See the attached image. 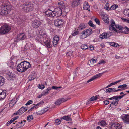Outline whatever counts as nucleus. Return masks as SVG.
I'll list each match as a JSON object with an SVG mask.
<instances>
[{"mask_svg": "<svg viewBox=\"0 0 129 129\" xmlns=\"http://www.w3.org/2000/svg\"><path fill=\"white\" fill-rule=\"evenodd\" d=\"M106 33L107 35V37L108 38H109L110 36H111L112 35V33L110 32H107V33Z\"/></svg>", "mask_w": 129, "mask_h": 129, "instance_id": "nucleus-54", "label": "nucleus"}, {"mask_svg": "<svg viewBox=\"0 0 129 129\" xmlns=\"http://www.w3.org/2000/svg\"><path fill=\"white\" fill-rule=\"evenodd\" d=\"M61 119H64L67 121H71V119L68 116H63L61 118Z\"/></svg>", "mask_w": 129, "mask_h": 129, "instance_id": "nucleus-22", "label": "nucleus"}, {"mask_svg": "<svg viewBox=\"0 0 129 129\" xmlns=\"http://www.w3.org/2000/svg\"><path fill=\"white\" fill-rule=\"evenodd\" d=\"M73 78H74L75 77H76L77 76L76 74V71H75L73 73Z\"/></svg>", "mask_w": 129, "mask_h": 129, "instance_id": "nucleus-62", "label": "nucleus"}, {"mask_svg": "<svg viewBox=\"0 0 129 129\" xmlns=\"http://www.w3.org/2000/svg\"><path fill=\"white\" fill-rule=\"evenodd\" d=\"M52 89V88L48 87L47 89L44 90L42 92V95H48L49 92L50 90Z\"/></svg>", "mask_w": 129, "mask_h": 129, "instance_id": "nucleus-15", "label": "nucleus"}, {"mask_svg": "<svg viewBox=\"0 0 129 129\" xmlns=\"http://www.w3.org/2000/svg\"><path fill=\"white\" fill-rule=\"evenodd\" d=\"M26 38V36L24 33H21L17 35L16 42H18L19 41L24 40Z\"/></svg>", "mask_w": 129, "mask_h": 129, "instance_id": "nucleus-5", "label": "nucleus"}, {"mask_svg": "<svg viewBox=\"0 0 129 129\" xmlns=\"http://www.w3.org/2000/svg\"><path fill=\"white\" fill-rule=\"evenodd\" d=\"M13 122V121L12 119L8 121L7 123L6 124V125L7 126H8V125H10L11 123Z\"/></svg>", "mask_w": 129, "mask_h": 129, "instance_id": "nucleus-52", "label": "nucleus"}, {"mask_svg": "<svg viewBox=\"0 0 129 129\" xmlns=\"http://www.w3.org/2000/svg\"><path fill=\"white\" fill-rule=\"evenodd\" d=\"M98 125H100L104 127L106 125L107 123L105 121L102 120L98 122Z\"/></svg>", "mask_w": 129, "mask_h": 129, "instance_id": "nucleus-17", "label": "nucleus"}, {"mask_svg": "<svg viewBox=\"0 0 129 129\" xmlns=\"http://www.w3.org/2000/svg\"><path fill=\"white\" fill-rule=\"evenodd\" d=\"M63 23V21L61 19L56 20L54 22L55 26L58 27L62 26Z\"/></svg>", "mask_w": 129, "mask_h": 129, "instance_id": "nucleus-9", "label": "nucleus"}, {"mask_svg": "<svg viewBox=\"0 0 129 129\" xmlns=\"http://www.w3.org/2000/svg\"><path fill=\"white\" fill-rule=\"evenodd\" d=\"M88 49H89L91 50H94V48L93 47L92 45L88 46Z\"/></svg>", "mask_w": 129, "mask_h": 129, "instance_id": "nucleus-57", "label": "nucleus"}, {"mask_svg": "<svg viewBox=\"0 0 129 129\" xmlns=\"http://www.w3.org/2000/svg\"><path fill=\"white\" fill-rule=\"evenodd\" d=\"M44 103V102L43 101H41L40 102L38 103L37 104V105H38V106H40L41 105H42Z\"/></svg>", "mask_w": 129, "mask_h": 129, "instance_id": "nucleus-56", "label": "nucleus"}, {"mask_svg": "<svg viewBox=\"0 0 129 129\" xmlns=\"http://www.w3.org/2000/svg\"><path fill=\"white\" fill-rule=\"evenodd\" d=\"M61 88V87H57L56 86H53L52 87V88H51L52 89H58L59 88Z\"/></svg>", "mask_w": 129, "mask_h": 129, "instance_id": "nucleus-48", "label": "nucleus"}, {"mask_svg": "<svg viewBox=\"0 0 129 129\" xmlns=\"http://www.w3.org/2000/svg\"><path fill=\"white\" fill-rule=\"evenodd\" d=\"M38 88L41 89H43L45 87V86L44 85L41 84L40 85L39 84L38 86Z\"/></svg>", "mask_w": 129, "mask_h": 129, "instance_id": "nucleus-47", "label": "nucleus"}, {"mask_svg": "<svg viewBox=\"0 0 129 129\" xmlns=\"http://www.w3.org/2000/svg\"><path fill=\"white\" fill-rule=\"evenodd\" d=\"M33 103V101L31 100H29L28 101L27 103L26 104V105H27L31 104Z\"/></svg>", "mask_w": 129, "mask_h": 129, "instance_id": "nucleus-55", "label": "nucleus"}, {"mask_svg": "<svg viewBox=\"0 0 129 129\" xmlns=\"http://www.w3.org/2000/svg\"><path fill=\"white\" fill-rule=\"evenodd\" d=\"M122 119L124 122L129 124V115L126 114L122 116Z\"/></svg>", "mask_w": 129, "mask_h": 129, "instance_id": "nucleus-10", "label": "nucleus"}, {"mask_svg": "<svg viewBox=\"0 0 129 129\" xmlns=\"http://www.w3.org/2000/svg\"><path fill=\"white\" fill-rule=\"evenodd\" d=\"M103 74V73H100L94 75L91 77V78L90 79L87 81V83H89L90 82L93 81L97 78L99 77L102 76V75Z\"/></svg>", "mask_w": 129, "mask_h": 129, "instance_id": "nucleus-7", "label": "nucleus"}, {"mask_svg": "<svg viewBox=\"0 0 129 129\" xmlns=\"http://www.w3.org/2000/svg\"><path fill=\"white\" fill-rule=\"evenodd\" d=\"M97 97L96 96H93L89 100V101H92L94 100H96L97 99Z\"/></svg>", "mask_w": 129, "mask_h": 129, "instance_id": "nucleus-41", "label": "nucleus"}, {"mask_svg": "<svg viewBox=\"0 0 129 129\" xmlns=\"http://www.w3.org/2000/svg\"><path fill=\"white\" fill-rule=\"evenodd\" d=\"M4 83V78L1 76H0V86H2Z\"/></svg>", "mask_w": 129, "mask_h": 129, "instance_id": "nucleus-26", "label": "nucleus"}, {"mask_svg": "<svg viewBox=\"0 0 129 129\" xmlns=\"http://www.w3.org/2000/svg\"><path fill=\"white\" fill-rule=\"evenodd\" d=\"M58 4L59 5V8L58 7L57 8H63L66 7L65 6L64 3L63 2H58Z\"/></svg>", "mask_w": 129, "mask_h": 129, "instance_id": "nucleus-25", "label": "nucleus"}, {"mask_svg": "<svg viewBox=\"0 0 129 129\" xmlns=\"http://www.w3.org/2000/svg\"><path fill=\"white\" fill-rule=\"evenodd\" d=\"M20 113V115H21L25 112L24 108L23 107H22L20 109L18 110Z\"/></svg>", "mask_w": 129, "mask_h": 129, "instance_id": "nucleus-32", "label": "nucleus"}, {"mask_svg": "<svg viewBox=\"0 0 129 129\" xmlns=\"http://www.w3.org/2000/svg\"><path fill=\"white\" fill-rule=\"evenodd\" d=\"M88 24L89 26L95 28V25L93 24L92 22V21L90 20L88 22Z\"/></svg>", "mask_w": 129, "mask_h": 129, "instance_id": "nucleus-36", "label": "nucleus"}, {"mask_svg": "<svg viewBox=\"0 0 129 129\" xmlns=\"http://www.w3.org/2000/svg\"><path fill=\"white\" fill-rule=\"evenodd\" d=\"M53 11L48 9L45 12V13L47 16L50 17H52L54 16V14H53Z\"/></svg>", "mask_w": 129, "mask_h": 129, "instance_id": "nucleus-13", "label": "nucleus"}, {"mask_svg": "<svg viewBox=\"0 0 129 129\" xmlns=\"http://www.w3.org/2000/svg\"><path fill=\"white\" fill-rule=\"evenodd\" d=\"M10 30V26L7 24L4 25L0 28V34H3L7 33Z\"/></svg>", "mask_w": 129, "mask_h": 129, "instance_id": "nucleus-4", "label": "nucleus"}, {"mask_svg": "<svg viewBox=\"0 0 129 129\" xmlns=\"http://www.w3.org/2000/svg\"><path fill=\"white\" fill-rule=\"evenodd\" d=\"M44 42L46 46L48 48H50L52 47V45L51 44V42L50 40H47Z\"/></svg>", "mask_w": 129, "mask_h": 129, "instance_id": "nucleus-16", "label": "nucleus"}, {"mask_svg": "<svg viewBox=\"0 0 129 129\" xmlns=\"http://www.w3.org/2000/svg\"><path fill=\"white\" fill-rule=\"evenodd\" d=\"M31 67V65L29 62L26 61H24L19 64L16 67V69L18 72H23Z\"/></svg>", "mask_w": 129, "mask_h": 129, "instance_id": "nucleus-1", "label": "nucleus"}, {"mask_svg": "<svg viewBox=\"0 0 129 129\" xmlns=\"http://www.w3.org/2000/svg\"><path fill=\"white\" fill-rule=\"evenodd\" d=\"M35 77L34 76L31 75L29 76L28 77L29 80L30 81H31L34 80Z\"/></svg>", "mask_w": 129, "mask_h": 129, "instance_id": "nucleus-38", "label": "nucleus"}, {"mask_svg": "<svg viewBox=\"0 0 129 129\" xmlns=\"http://www.w3.org/2000/svg\"><path fill=\"white\" fill-rule=\"evenodd\" d=\"M53 40L58 42L59 40V38L57 36H55L53 38Z\"/></svg>", "mask_w": 129, "mask_h": 129, "instance_id": "nucleus-40", "label": "nucleus"}, {"mask_svg": "<svg viewBox=\"0 0 129 129\" xmlns=\"http://www.w3.org/2000/svg\"><path fill=\"white\" fill-rule=\"evenodd\" d=\"M123 80V79H121L120 80H118V81H116L114 82H112V83H110L111 84V85L112 86L113 85H115V84L117 83H118L122 81Z\"/></svg>", "mask_w": 129, "mask_h": 129, "instance_id": "nucleus-37", "label": "nucleus"}, {"mask_svg": "<svg viewBox=\"0 0 129 129\" xmlns=\"http://www.w3.org/2000/svg\"><path fill=\"white\" fill-rule=\"evenodd\" d=\"M86 27V26L85 24L83 23H82L79 25L77 30H81L84 29Z\"/></svg>", "mask_w": 129, "mask_h": 129, "instance_id": "nucleus-18", "label": "nucleus"}, {"mask_svg": "<svg viewBox=\"0 0 129 129\" xmlns=\"http://www.w3.org/2000/svg\"><path fill=\"white\" fill-rule=\"evenodd\" d=\"M40 25V22L38 20H35L32 24V27L34 28H38Z\"/></svg>", "mask_w": 129, "mask_h": 129, "instance_id": "nucleus-8", "label": "nucleus"}, {"mask_svg": "<svg viewBox=\"0 0 129 129\" xmlns=\"http://www.w3.org/2000/svg\"><path fill=\"white\" fill-rule=\"evenodd\" d=\"M124 28L126 30V32L125 33V34H128L129 33V28L126 26Z\"/></svg>", "mask_w": 129, "mask_h": 129, "instance_id": "nucleus-61", "label": "nucleus"}, {"mask_svg": "<svg viewBox=\"0 0 129 129\" xmlns=\"http://www.w3.org/2000/svg\"><path fill=\"white\" fill-rule=\"evenodd\" d=\"M38 106H39L38 105H37V104H36L33 107H32L30 110H31V111H32V110L34 109V108H35V109L36 108H38Z\"/></svg>", "mask_w": 129, "mask_h": 129, "instance_id": "nucleus-58", "label": "nucleus"}, {"mask_svg": "<svg viewBox=\"0 0 129 129\" xmlns=\"http://www.w3.org/2000/svg\"><path fill=\"white\" fill-rule=\"evenodd\" d=\"M112 89L111 88H109L106 90V92L107 93L111 92Z\"/></svg>", "mask_w": 129, "mask_h": 129, "instance_id": "nucleus-46", "label": "nucleus"}, {"mask_svg": "<svg viewBox=\"0 0 129 129\" xmlns=\"http://www.w3.org/2000/svg\"><path fill=\"white\" fill-rule=\"evenodd\" d=\"M118 6L117 4H114L111 6L110 8H117Z\"/></svg>", "mask_w": 129, "mask_h": 129, "instance_id": "nucleus-53", "label": "nucleus"}, {"mask_svg": "<svg viewBox=\"0 0 129 129\" xmlns=\"http://www.w3.org/2000/svg\"><path fill=\"white\" fill-rule=\"evenodd\" d=\"M81 47L82 50H84L86 49H88V47L85 44H83L81 45Z\"/></svg>", "mask_w": 129, "mask_h": 129, "instance_id": "nucleus-28", "label": "nucleus"}, {"mask_svg": "<svg viewBox=\"0 0 129 129\" xmlns=\"http://www.w3.org/2000/svg\"><path fill=\"white\" fill-rule=\"evenodd\" d=\"M0 7L2 8H10L11 7V6L7 5L6 4H2Z\"/></svg>", "mask_w": 129, "mask_h": 129, "instance_id": "nucleus-31", "label": "nucleus"}, {"mask_svg": "<svg viewBox=\"0 0 129 129\" xmlns=\"http://www.w3.org/2000/svg\"><path fill=\"white\" fill-rule=\"evenodd\" d=\"M83 8H90V7L88 2H85L83 5Z\"/></svg>", "mask_w": 129, "mask_h": 129, "instance_id": "nucleus-27", "label": "nucleus"}, {"mask_svg": "<svg viewBox=\"0 0 129 129\" xmlns=\"http://www.w3.org/2000/svg\"><path fill=\"white\" fill-rule=\"evenodd\" d=\"M90 62L91 63L93 64L96 63V61L94 59L92 58L90 60Z\"/></svg>", "mask_w": 129, "mask_h": 129, "instance_id": "nucleus-51", "label": "nucleus"}, {"mask_svg": "<svg viewBox=\"0 0 129 129\" xmlns=\"http://www.w3.org/2000/svg\"><path fill=\"white\" fill-rule=\"evenodd\" d=\"M109 44L111 46L115 47H118L119 46L117 43L114 42H110Z\"/></svg>", "mask_w": 129, "mask_h": 129, "instance_id": "nucleus-30", "label": "nucleus"}, {"mask_svg": "<svg viewBox=\"0 0 129 129\" xmlns=\"http://www.w3.org/2000/svg\"><path fill=\"white\" fill-rule=\"evenodd\" d=\"M68 100L66 98H62L58 99L55 103L56 105H59L62 103L65 102Z\"/></svg>", "mask_w": 129, "mask_h": 129, "instance_id": "nucleus-12", "label": "nucleus"}, {"mask_svg": "<svg viewBox=\"0 0 129 129\" xmlns=\"http://www.w3.org/2000/svg\"><path fill=\"white\" fill-rule=\"evenodd\" d=\"M116 100L118 101L120 99H121L123 97H124V95H121V96H116Z\"/></svg>", "mask_w": 129, "mask_h": 129, "instance_id": "nucleus-44", "label": "nucleus"}, {"mask_svg": "<svg viewBox=\"0 0 129 129\" xmlns=\"http://www.w3.org/2000/svg\"><path fill=\"white\" fill-rule=\"evenodd\" d=\"M31 3L28 2H25L24 5V8H29L30 7Z\"/></svg>", "mask_w": 129, "mask_h": 129, "instance_id": "nucleus-29", "label": "nucleus"}, {"mask_svg": "<svg viewBox=\"0 0 129 129\" xmlns=\"http://www.w3.org/2000/svg\"><path fill=\"white\" fill-rule=\"evenodd\" d=\"M17 21L20 24H21L22 23H23L24 21L23 20H21L20 19H19L17 20Z\"/></svg>", "mask_w": 129, "mask_h": 129, "instance_id": "nucleus-43", "label": "nucleus"}, {"mask_svg": "<svg viewBox=\"0 0 129 129\" xmlns=\"http://www.w3.org/2000/svg\"><path fill=\"white\" fill-rule=\"evenodd\" d=\"M7 9H5L6 10H4L3 9H1L0 10V13L1 14H4L6 13L7 11L6 10Z\"/></svg>", "mask_w": 129, "mask_h": 129, "instance_id": "nucleus-35", "label": "nucleus"}, {"mask_svg": "<svg viewBox=\"0 0 129 129\" xmlns=\"http://www.w3.org/2000/svg\"><path fill=\"white\" fill-rule=\"evenodd\" d=\"M127 86V85L126 84H124L122 85H120L119 86L118 88H124L126 87Z\"/></svg>", "mask_w": 129, "mask_h": 129, "instance_id": "nucleus-45", "label": "nucleus"}, {"mask_svg": "<svg viewBox=\"0 0 129 129\" xmlns=\"http://www.w3.org/2000/svg\"><path fill=\"white\" fill-rule=\"evenodd\" d=\"M117 122L114 123L112 124L111 126V129H117L116 126H117Z\"/></svg>", "mask_w": 129, "mask_h": 129, "instance_id": "nucleus-33", "label": "nucleus"}, {"mask_svg": "<svg viewBox=\"0 0 129 129\" xmlns=\"http://www.w3.org/2000/svg\"><path fill=\"white\" fill-rule=\"evenodd\" d=\"M118 102V101H117L116 100H115L114 101H113L110 104V107H113V105H114L115 106H116L117 105Z\"/></svg>", "mask_w": 129, "mask_h": 129, "instance_id": "nucleus-23", "label": "nucleus"}, {"mask_svg": "<svg viewBox=\"0 0 129 129\" xmlns=\"http://www.w3.org/2000/svg\"><path fill=\"white\" fill-rule=\"evenodd\" d=\"M111 24L109 26V30L111 31L117 32L118 30L115 28V27L121 30H123L124 29V28L121 25H116L115 21L113 19L111 20Z\"/></svg>", "mask_w": 129, "mask_h": 129, "instance_id": "nucleus-2", "label": "nucleus"}, {"mask_svg": "<svg viewBox=\"0 0 129 129\" xmlns=\"http://www.w3.org/2000/svg\"><path fill=\"white\" fill-rule=\"evenodd\" d=\"M109 4L108 3L106 4L104 8H110L109 7Z\"/></svg>", "mask_w": 129, "mask_h": 129, "instance_id": "nucleus-64", "label": "nucleus"}, {"mask_svg": "<svg viewBox=\"0 0 129 129\" xmlns=\"http://www.w3.org/2000/svg\"><path fill=\"white\" fill-rule=\"evenodd\" d=\"M6 92L5 90L0 93V99H3L6 97Z\"/></svg>", "mask_w": 129, "mask_h": 129, "instance_id": "nucleus-19", "label": "nucleus"}, {"mask_svg": "<svg viewBox=\"0 0 129 129\" xmlns=\"http://www.w3.org/2000/svg\"><path fill=\"white\" fill-rule=\"evenodd\" d=\"M16 101L14 99H12L9 103V106L12 107L16 103Z\"/></svg>", "mask_w": 129, "mask_h": 129, "instance_id": "nucleus-20", "label": "nucleus"}, {"mask_svg": "<svg viewBox=\"0 0 129 129\" xmlns=\"http://www.w3.org/2000/svg\"><path fill=\"white\" fill-rule=\"evenodd\" d=\"M62 11L61 9H54L53 11L54 16H60L62 13Z\"/></svg>", "mask_w": 129, "mask_h": 129, "instance_id": "nucleus-6", "label": "nucleus"}, {"mask_svg": "<svg viewBox=\"0 0 129 129\" xmlns=\"http://www.w3.org/2000/svg\"><path fill=\"white\" fill-rule=\"evenodd\" d=\"M81 0H73L72 3V6L73 7H76L79 5Z\"/></svg>", "mask_w": 129, "mask_h": 129, "instance_id": "nucleus-11", "label": "nucleus"}, {"mask_svg": "<svg viewBox=\"0 0 129 129\" xmlns=\"http://www.w3.org/2000/svg\"><path fill=\"white\" fill-rule=\"evenodd\" d=\"M61 122V121L59 119H57L55 120V124L57 125L59 124Z\"/></svg>", "mask_w": 129, "mask_h": 129, "instance_id": "nucleus-42", "label": "nucleus"}, {"mask_svg": "<svg viewBox=\"0 0 129 129\" xmlns=\"http://www.w3.org/2000/svg\"><path fill=\"white\" fill-rule=\"evenodd\" d=\"M15 75L13 74L11 72H9L7 75V79L9 80H11L15 78Z\"/></svg>", "mask_w": 129, "mask_h": 129, "instance_id": "nucleus-14", "label": "nucleus"}, {"mask_svg": "<svg viewBox=\"0 0 129 129\" xmlns=\"http://www.w3.org/2000/svg\"><path fill=\"white\" fill-rule=\"evenodd\" d=\"M44 111L42 110V111H38L37 112V114L38 115H42L43 113H44V112H44H44H43V111Z\"/></svg>", "mask_w": 129, "mask_h": 129, "instance_id": "nucleus-50", "label": "nucleus"}, {"mask_svg": "<svg viewBox=\"0 0 129 129\" xmlns=\"http://www.w3.org/2000/svg\"><path fill=\"white\" fill-rule=\"evenodd\" d=\"M117 126H116L117 129H121L122 128V126L121 125L117 123Z\"/></svg>", "mask_w": 129, "mask_h": 129, "instance_id": "nucleus-39", "label": "nucleus"}, {"mask_svg": "<svg viewBox=\"0 0 129 129\" xmlns=\"http://www.w3.org/2000/svg\"><path fill=\"white\" fill-rule=\"evenodd\" d=\"M100 38L103 39L107 38V35L106 33H104L100 35Z\"/></svg>", "mask_w": 129, "mask_h": 129, "instance_id": "nucleus-24", "label": "nucleus"}, {"mask_svg": "<svg viewBox=\"0 0 129 129\" xmlns=\"http://www.w3.org/2000/svg\"><path fill=\"white\" fill-rule=\"evenodd\" d=\"M92 32V30L91 29L85 30L81 33L80 38L81 39H83L90 35Z\"/></svg>", "mask_w": 129, "mask_h": 129, "instance_id": "nucleus-3", "label": "nucleus"}, {"mask_svg": "<svg viewBox=\"0 0 129 129\" xmlns=\"http://www.w3.org/2000/svg\"><path fill=\"white\" fill-rule=\"evenodd\" d=\"M21 124V123H20V122H19L18 123V124L16 125L18 127V128H19L22 127Z\"/></svg>", "mask_w": 129, "mask_h": 129, "instance_id": "nucleus-63", "label": "nucleus"}, {"mask_svg": "<svg viewBox=\"0 0 129 129\" xmlns=\"http://www.w3.org/2000/svg\"><path fill=\"white\" fill-rule=\"evenodd\" d=\"M100 14L101 16H103V17L104 16H105L104 13L101 10L100 11Z\"/></svg>", "mask_w": 129, "mask_h": 129, "instance_id": "nucleus-60", "label": "nucleus"}, {"mask_svg": "<svg viewBox=\"0 0 129 129\" xmlns=\"http://www.w3.org/2000/svg\"><path fill=\"white\" fill-rule=\"evenodd\" d=\"M33 118V117L32 115H29L27 117V120L29 122H30Z\"/></svg>", "mask_w": 129, "mask_h": 129, "instance_id": "nucleus-34", "label": "nucleus"}, {"mask_svg": "<svg viewBox=\"0 0 129 129\" xmlns=\"http://www.w3.org/2000/svg\"><path fill=\"white\" fill-rule=\"evenodd\" d=\"M58 42V41L53 40V45L54 46H56Z\"/></svg>", "mask_w": 129, "mask_h": 129, "instance_id": "nucleus-59", "label": "nucleus"}, {"mask_svg": "<svg viewBox=\"0 0 129 129\" xmlns=\"http://www.w3.org/2000/svg\"><path fill=\"white\" fill-rule=\"evenodd\" d=\"M103 19L104 21L107 23H109V19L107 15H105L103 17Z\"/></svg>", "mask_w": 129, "mask_h": 129, "instance_id": "nucleus-21", "label": "nucleus"}, {"mask_svg": "<svg viewBox=\"0 0 129 129\" xmlns=\"http://www.w3.org/2000/svg\"><path fill=\"white\" fill-rule=\"evenodd\" d=\"M94 21L97 24L99 25L100 24V22L98 19L96 18H95L94 19Z\"/></svg>", "mask_w": 129, "mask_h": 129, "instance_id": "nucleus-49", "label": "nucleus"}]
</instances>
